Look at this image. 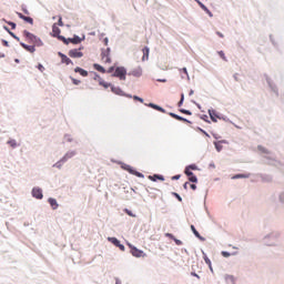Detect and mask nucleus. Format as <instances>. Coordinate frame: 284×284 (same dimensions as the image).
Segmentation results:
<instances>
[{"mask_svg":"<svg viewBox=\"0 0 284 284\" xmlns=\"http://www.w3.org/2000/svg\"><path fill=\"white\" fill-rule=\"evenodd\" d=\"M23 37L28 43H32L33 45H41V39L37 38V36L30 33L29 31H23Z\"/></svg>","mask_w":284,"mask_h":284,"instance_id":"nucleus-1","label":"nucleus"},{"mask_svg":"<svg viewBox=\"0 0 284 284\" xmlns=\"http://www.w3.org/2000/svg\"><path fill=\"white\" fill-rule=\"evenodd\" d=\"M52 34H53V37L59 39V41H63L65 43V45H68V39H65V37L61 36V29L59 28V26L57 23H54L52 26Z\"/></svg>","mask_w":284,"mask_h":284,"instance_id":"nucleus-2","label":"nucleus"},{"mask_svg":"<svg viewBox=\"0 0 284 284\" xmlns=\"http://www.w3.org/2000/svg\"><path fill=\"white\" fill-rule=\"evenodd\" d=\"M126 75H128V70H125L124 67L115 68V71L112 74V77H116V79H120V81H125Z\"/></svg>","mask_w":284,"mask_h":284,"instance_id":"nucleus-3","label":"nucleus"},{"mask_svg":"<svg viewBox=\"0 0 284 284\" xmlns=\"http://www.w3.org/2000/svg\"><path fill=\"white\" fill-rule=\"evenodd\" d=\"M129 247L131 250L132 256H135V258H145L146 254L142 250L136 248L132 244H129Z\"/></svg>","mask_w":284,"mask_h":284,"instance_id":"nucleus-4","label":"nucleus"},{"mask_svg":"<svg viewBox=\"0 0 284 284\" xmlns=\"http://www.w3.org/2000/svg\"><path fill=\"white\" fill-rule=\"evenodd\" d=\"M81 50H83V48L70 50L69 57L71 59H81L83 57V52H81Z\"/></svg>","mask_w":284,"mask_h":284,"instance_id":"nucleus-5","label":"nucleus"},{"mask_svg":"<svg viewBox=\"0 0 284 284\" xmlns=\"http://www.w3.org/2000/svg\"><path fill=\"white\" fill-rule=\"evenodd\" d=\"M101 59L103 63H112V59H110V48L102 50Z\"/></svg>","mask_w":284,"mask_h":284,"instance_id":"nucleus-6","label":"nucleus"},{"mask_svg":"<svg viewBox=\"0 0 284 284\" xmlns=\"http://www.w3.org/2000/svg\"><path fill=\"white\" fill-rule=\"evenodd\" d=\"M108 241L115 245V247H119L121 252H125V246L121 244V241H119L116 237H108Z\"/></svg>","mask_w":284,"mask_h":284,"instance_id":"nucleus-7","label":"nucleus"},{"mask_svg":"<svg viewBox=\"0 0 284 284\" xmlns=\"http://www.w3.org/2000/svg\"><path fill=\"white\" fill-rule=\"evenodd\" d=\"M94 80L99 82V85L108 90V88H112V84L105 82L104 80L101 79V75L95 74Z\"/></svg>","mask_w":284,"mask_h":284,"instance_id":"nucleus-8","label":"nucleus"},{"mask_svg":"<svg viewBox=\"0 0 284 284\" xmlns=\"http://www.w3.org/2000/svg\"><path fill=\"white\" fill-rule=\"evenodd\" d=\"M32 196H33V199H38V200L43 199V190H41L40 187H33Z\"/></svg>","mask_w":284,"mask_h":284,"instance_id":"nucleus-9","label":"nucleus"},{"mask_svg":"<svg viewBox=\"0 0 284 284\" xmlns=\"http://www.w3.org/2000/svg\"><path fill=\"white\" fill-rule=\"evenodd\" d=\"M17 14H18L19 19H22V21H26L27 23H30V26H34V19H32L28 16H24L21 12H18Z\"/></svg>","mask_w":284,"mask_h":284,"instance_id":"nucleus-10","label":"nucleus"},{"mask_svg":"<svg viewBox=\"0 0 284 284\" xmlns=\"http://www.w3.org/2000/svg\"><path fill=\"white\" fill-rule=\"evenodd\" d=\"M60 59H61V63H65V65H70V63H72V60L70 58H68V55L59 52L58 53Z\"/></svg>","mask_w":284,"mask_h":284,"instance_id":"nucleus-11","label":"nucleus"},{"mask_svg":"<svg viewBox=\"0 0 284 284\" xmlns=\"http://www.w3.org/2000/svg\"><path fill=\"white\" fill-rule=\"evenodd\" d=\"M20 45H21L24 50H27V52H31V54H33V52H37V49L34 48L36 44H33V45H28V44L21 42Z\"/></svg>","mask_w":284,"mask_h":284,"instance_id":"nucleus-12","label":"nucleus"},{"mask_svg":"<svg viewBox=\"0 0 284 284\" xmlns=\"http://www.w3.org/2000/svg\"><path fill=\"white\" fill-rule=\"evenodd\" d=\"M142 52H143L142 61H148L150 59V48L144 47L142 49Z\"/></svg>","mask_w":284,"mask_h":284,"instance_id":"nucleus-13","label":"nucleus"},{"mask_svg":"<svg viewBox=\"0 0 284 284\" xmlns=\"http://www.w3.org/2000/svg\"><path fill=\"white\" fill-rule=\"evenodd\" d=\"M170 116H172V119H175L176 121H182L183 123H190L187 119L180 116L176 113H170Z\"/></svg>","mask_w":284,"mask_h":284,"instance_id":"nucleus-14","label":"nucleus"},{"mask_svg":"<svg viewBox=\"0 0 284 284\" xmlns=\"http://www.w3.org/2000/svg\"><path fill=\"white\" fill-rule=\"evenodd\" d=\"M148 105V108H152L153 110H158V112H162L163 114H165V109L154 104V103H149V104H145Z\"/></svg>","mask_w":284,"mask_h":284,"instance_id":"nucleus-15","label":"nucleus"},{"mask_svg":"<svg viewBox=\"0 0 284 284\" xmlns=\"http://www.w3.org/2000/svg\"><path fill=\"white\" fill-rule=\"evenodd\" d=\"M191 170H196V164H191V165L186 166L184 174H186V176H192Z\"/></svg>","mask_w":284,"mask_h":284,"instance_id":"nucleus-16","label":"nucleus"},{"mask_svg":"<svg viewBox=\"0 0 284 284\" xmlns=\"http://www.w3.org/2000/svg\"><path fill=\"white\" fill-rule=\"evenodd\" d=\"M68 43H73V44H78V43H81V39L79 38V36H74L73 38H69L67 39Z\"/></svg>","mask_w":284,"mask_h":284,"instance_id":"nucleus-17","label":"nucleus"},{"mask_svg":"<svg viewBox=\"0 0 284 284\" xmlns=\"http://www.w3.org/2000/svg\"><path fill=\"white\" fill-rule=\"evenodd\" d=\"M111 91L113 92V94H118L119 97H123V90H121V88H119V87H112L111 85Z\"/></svg>","mask_w":284,"mask_h":284,"instance_id":"nucleus-18","label":"nucleus"},{"mask_svg":"<svg viewBox=\"0 0 284 284\" xmlns=\"http://www.w3.org/2000/svg\"><path fill=\"white\" fill-rule=\"evenodd\" d=\"M74 72H78V74H81V77H88V71L85 69H81L80 67H77Z\"/></svg>","mask_w":284,"mask_h":284,"instance_id":"nucleus-19","label":"nucleus"},{"mask_svg":"<svg viewBox=\"0 0 284 284\" xmlns=\"http://www.w3.org/2000/svg\"><path fill=\"white\" fill-rule=\"evenodd\" d=\"M124 170H126V172H130V174H135L136 176H143V174L139 172H134V170L130 165L124 166Z\"/></svg>","mask_w":284,"mask_h":284,"instance_id":"nucleus-20","label":"nucleus"},{"mask_svg":"<svg viewBox=\"0 0 284 284\" xmlns=\"http://www.w3.org/2000/svg\"><path fill=\"white\" fill-rule=\"evenodd\" d=\"M93 68H94V70H97L98 72H101L102 74H105V72H106L105 69L101 64L94 63Z\"/></svg>","mask_w":284,"mask_h":284,"instance_id":"nucleus-21","label":"nucleus"},{"mask_svg":"<svg viewBox=\"0 0 284 284\" xmlns=\"http://www.w3.org/2000/svg\"><path fill=\"white\" fill-rule=\"evenodd\" d=\"M48 201H49V204L51 205L52 210H57V207H59V203H57L55 199L50 197Z\"/></svg>","mask_w":284,"mask_h":284,"instance_id":"nucleus-22","label":"nucleus"},{"mask_svg":"<svg viewBox=\"0 0 284 284\" xmlns=\"http://www.w3.org/2000/svg\"><path fill=\"white\" fill-rule=\"evenodd\" d=\"M209 114L213 123H216V119H219V115H216V111H209Z\"/></svg>","mask_w":284,"mask_h":284,"instance_id":"nucleus-23","label":"nucleus"},{"mask_svg":"<svg viewBox=\"0 0 284 284\" xmlns=\"http://www.w3.org/2000/svg\"><path fill=\"white\" fill-rule=\"evenodd\" d=\"M232 179H250V174H235Z\"/></svg>","mask_w":284,"mask_h":284,"instance_id":"nucleus-24","label":"nucleus"},{"mask_svg":"<svg viewBox=\"0 0 284 284\" xmlns=\"http://www.w3.org/2000/svg\"><path fill=\"white\" fill-rule=\"evenodd\" d=\"M189 176V181L191 183H199V179L196 178V175H194V173H192V175H187Z\"/></svg>","mask_w":284,"mask_h":284,"instance_id":"nucleus-25","label":"nucleus"},{"mask_svg":"<svg viewBox=\"0 0 284 284\" xmlns=\"http://www.w3.org/2000/svg\"><path fill=\"white\" fill-rule=\"evenodd\" d=\"M72 156H74V153H67V154L62 158L61 162H62V163H65V161H68V159H72Z\"/></svg>","mask_w":284,"mask_h":284,"instance_id":"nucleus-26","label":"nucleus"},{"mask_svg":"<svg viewBox=\"0 0 284 284\" xmlns=\"http://www.w3.org/2000/svg\"><path fill=\"white\" fill-rule=\"evenodd\" d=\"M4 30H6L7 32H9V34H10L13 39H16V41H20L19 37H17L13 32H11V30L8 29V27H4Z\"/></svg>","mask_w":284,"mask_h":284,"instance_id":"nucleus-27","label":"nucleus"},{"mask_svg":"<svg viewBox=\"0 0 284 284\" xmlns=\"http://www.w3.org/2000/svg\"><path fill=\"white\" fill-rule=\"evenodd\" d=\"M8 145H10L11 148H17V140H9Z\"/></svg>","mask_w":284,"mask_h":284,"instance_id":"nucleus-28","label":"nucleus"},{"mask_svg":"<svg viewBox=\"0 0 284 284\" xmlns=\"http://www.w3.org/2000/svg\"><path fill=\"white\" fill-rule=\"evenodd\" d=\"M195 1H196V3H199L200 8H202V10H204V12H207V7H205V4H203L199 0H195Z\"/></svg>","mask_w":284,"mask_h":284,"instance_id":"nucleus-29","label":"nucleus"},{"mask_svg":"<svg viewBox=\"0 0 284 284\" xmlns=\"http://www.w3.org/2000/svg\"><path fill=\"white\" fill-rule=\"evenodd\" d=\"M183 101H185V95L182 93V94H181V100H180V102L178 103L179 108H181V105H183Z\"/></svg>","mask_w":284,"mask_h":284,"instance_id":"nucleus-30","label":"nucleus"},{"mask_svg":"<svg viewBox=\"0 0 284 284\" xmlns=\"http://www.w3.org/2000/svg\"><path fill=\"white\" fill-rule=\"evenodd\" d=\"M219 55L221 59H223V61H227V58H225V53L223 51H219Z\"/></svg>","mask_w":284,"mask_h":284,"instance_id":"nucleus-31","label":"nucleus"},{"mask_svg":"<svg viewBox=\"0 0 284 284\" xmlns=\"http://www.w3.org/2000/svg\"><path fill=\"white\" fill-rule=\"evenodd\" d=\"M71 81H72L73 85H79L81 83V80H77L74 78H71Z\"/></svg>","mask_w":284,"mask_h":284,"instance_id":"nucleus-32","label":"nucleus"},{"mask_svg":"<svg viewBox=\"0 0 284 284\" xmlns=\"http://www.w3.org/2000/svg\"><path fill=\"white\" fill-rule=\"evenodd\" d=\"M180 112H182V114H187L189 116L192 115V112L189 110L181 109Z\"/></svg>","mask_w":284,"mask_h":284,"instance_id":"nucleus-33","label":"nucleus"},{"mask_svg":"<svg viewBox=\"0 0 284 284\" xmlns=\"http://www.w3.org/2000/svg\"><path fill=\"white\" fill-rule=\"evenodd\" d=\"M124 212H125V214H128V216H132L133 219H134V216H136V215H134V214L132 213V211H130V210H128V209H125Z\"/></svg>","mask_w":284,"mask_h":284,"instance_id":"nucleus-34","label":"nucleus"},{"mask_svg":"<svg viewBox=\"0 0 284 284\" xmlns=\"http://www.w3.org/2000/svg\"><path fill=\"white\" fill-rule=\"evenodd\" d=\"M205 264L209 265L210 270H212V261H210L207 257L204 258Z\"/></svg>","mask_w":284,"mask_h":284,"instance_id":"nucleus-35","label":"nucleus"},{"mask_svg":"<svg viewBox=\"0 0 284 284\" xmlns=\"http://www.w3.org/2000/svg\"><path fill=\"white\" fill-rule=\"evenodd\" d=\"M8 23V26H11V29L12 30H17V23H14V22H7Z\"/></svg>","mask_w":284,"mask_h":284,"instance_id":"nucleus-36","label":"nucleus"},{"mask_svg":"<svg viewBox=\"0 0 284 284\" xmlns=\"http://www.w3.org/2000/svg\"><path fill=\"white\" fill-rule=\"evenodd\" d=\"M173 196H175V199H178V201H180V203L183 201V197H181V195H179V193H173Z\"/></svg>","mask_w":284,"mask_h":284,"instance_id":"nucleus-37","label":"nucleus"},{"mask_svg":"<svg viewBox=\"0 0 284 284\" xmlns=\"http://www.w3.org/2000/svg\"><path fill=\"white\" fill-rule=\"evenodd\" d=\"M133 99L134 101H139L140 103H143V99L138 95H134Z\"/></svg>","mask_w":284,"mask_h":284,"instance_id":"nucleus-38","label":"nucleus"},{"mask_svg":"<svg viewBox=\"0 0 284 284\" xmlns=\"http://www.w3.org/2000/svg\"><path fill=\"white\" fill-rule=\"evenodd\" d=\"M155 179H158V181H165V178H163V175H154Z\"/></svg>","mask_w":284,"mask_h":284,"instance_id":"nucleus-39","label":"nucleus"},{"mask_svg":"<svg viewBox=\"0 0 284 284\" xmlns=\"http://www.w3.org/2000/svg\"><path fill=\"white\" fill-rule=\"evenodd\" d=\"M38 70H40L41 72L45 71V67H43V64H38Z\"/></svg>","mask_w":284,"mask_h":284,"instance_id":"nucleus-40","label":"nucleus"},{"mask_svg":"<svg viewBox=\"0 0 284 284\" xmlns=\"http://www.w3.org/2000/svg\"><path fill=\"white\" fill-rule=\"evenodd\" d=\"M181 72H183L187 77V79H190V74H187V69L186 68L181 69Z\"/></svg>","mask_w":284,"mask_h":284,"instance_id":"nucleus-41","label":"nucleus"},{"mask_svg":"<svg viewBox=\"0 0 284 284\" xmlns=\"http://www.w3.org/2000/svg\"><path fill=\"white\" fill-rule=\"evenodd\" d=\"M173 241L178 245H183V242L181 240H176V237H174Z\"/></svg>","mask_w":284,"mask_h":284,"instance_id":"nucleus-42","label":"nucleus"},{"mask_svg":"<svg viewBox=\"0 0 284 284\" xmlns=\"http://www.w3.org/2000/svg\"><path fill=\"white\" fill-rule=\"evenodd\" d=\"M106 72L108 74H112L114 72V67H110Z\"/></svg>","mask_w":284,"mask_h":284,"instance_id":"nucleus-43","label":"nucleus"},{"mask_svg":"<svg viewBox=\"0 0 284 284\" xmlns=\"http://www.w3.org/2000/svg\"><path fill=\"white\" fill-rule=\"evenodd\" d=\"M133 75H134V77H141V70L133 71Z\"/></svg>","mask_w":284,"mask_h":284,"instance_id":"nucleus-44","label":"nucleus"},{"mask_svg":"<svg viewBox=\"0 0 284 284\" xmlns=\"http://www.w3.org/2000/svg\"><path fill=\"white\" fill-rule=\"evenodd\" d=\"M58 26L63 27V19L61 17L58 20Z\"/></svg>","mask_w":284,"mask_h":284,"instance_id":"nucleus-45","label":"nucleus"},{"mask_svg":"<svg viewBox=\"0 0 284 284\" xmlns=\"http://www.w3.org/2000/svg\"><path fill=\"white\" fill-rule=\"evenodd\" d=\"M166 239H172L174 241V236L171 233H165Z\"/></svg>","mask_w":284,"mask_h":284,"instance_id":"nucleus-46","label":"nucleus"},{"mask_svg":"<svg viewBox=\"0 0 284 284\" xmlns=\"http://www.w3.org/2000/svg\"><path fill=\"white\" fill-rule=\"evenodd\" d=\"M222 256H224L225 258H227V257H230V253L223 251V252H222Z\"/></svg>","mask_w":284,"mask_h":284,"instance_id":"nucleus-47","label":"nucleus"},{"mask_svg":"<svg viewBox=\"0 0 284 284\" xmlns=\"http://www.w3.org/2000/svg\"><path fill=\"white\" fill-rule=\"evenodd\" d=\"M158 82L159 83H168V80L166 79H158Z\"/></svg>","mask_w":284,"mask_h":284,"instance_id":"nucleus-48","label":"nucleus"},{"mask_svg":"<svg viewBox=\"0 0 284 284\" xmlns=\"http://www.w3.org/2000/svg\"><path fill=\"white\" fill-rule=\"evenodd\" d=\"M179 179H181V175H174V176L172 178L173 181H179Z\"/></svg>","mask_w":284,"mask_h":284,"instance_id":"nucleus-49","label":"nucleus"},{"mask_svg":"<svg viewBox=\"0 0 284 284\" xmlns=\"http://www.w3.org/2000/svg\"><path fill=\"white\" fill-rule=\"evenodd\" d=\"M194 236H196V239H201V234L199 233V231L194 233Z\"/></svg>","mask_w":284,"mask_h":284,"instance_id":"nucleus-50","label":"nucleus"},{"mask_svg":"<svg viewBox=\"0 0 284 284\" xmlns=\"http://www.w3.org/2000/svg\"><path fill=\"white\" fill-rule=\"evenodd\" d=\"M191 190H196V184H189Z\"/></svg>","mask_w":284,"mask_h":284,"instance_id":"nucleus-51","label":"nucleus"},{"mask_svg":"<svg viewBox=\"0 0 284 284\" xmlns=\"http://www.w3.org/2000/svg\"><path fill=\"white\" fill-rule=\"evenodd\" d=\"M2 43H3V45H4L6 48H8V45H10V44L8 43V41H6V40H3Z\"/></svg>","mask_w":284,"mask_h":284,"instance_id":"nucleus-52","label":"nucleus"},{"mask_svg":"<svg viewBox=\"0 0 284 284\" xmlns=\"http://www.w3.org/2000/svg\"><path fill=\"white\" fill-rule=\"evenodd\" d=\"M149 179H150V181H156V178L154 175L153 176L150 175Z\"/></svg>","mask_w":284,"mask_h":284,"instance_id":"nucleus-53","label":"nucleus"},{"mask_svg":"<svg viewBox=\"0 0 284 284\" xmlns=\"http://www.w3.org/2000/svg\"><path fill=\"white\" fill-rule=\"evenodd\" d=\"M187 185H190V182L184 183V185H183L184 190H187Z\"/></svg>","mask_w":284,"mask_h":284,"instance_id":"nucleus-54","label":"nucleus"},{"mask_svg":"<svg viewBox=\"0 0 284 284\" xmlns=\"http://www.w3.org/2000/svg\"><path fill=\"white\" fill-rule=\"evenodd\" d=\"M191 230H192L193 234L196 232V227H194V225H191Z\"/></svg>","mask_w":284,"mask_h":284,"instance_id":"nucleus-55","label":"nucleus"},{"mask_svg":"<svg viewBox=\"0 0 284 284\" xmlns=\"http://www.w3.org/2000/svg\"><path fill=\"white\" fill-rule=\"evenodd\" d=\"M192 274V276H195L196 278H201V276H199V274H196V273H191Z\"/></svg>","mask_w":284,"mask_h":284,"instance_id":"nucleus-56","label":"nucleus"},{"mask_svg":"<svg viewBox=\"0 0 284 284\" xmlns=\"http://www.w3.org/2000/svg\"><path fill=\"white\" fill-rule=\"evenodd\" d=\"M205 12L209 14V17H212V11H210V9H207Z\"/></svg>","mask_w":284,"mask_h":284,"instance_id":"nucleus-57","label":"nucleus"},{"mask_svg":"<svg viewBox=\"0 0 284 284\" xmlns=\"http://www.w3.org/2000/svg\"><path fill=\"white\" fill-rule=\"evenodd\" d=\"M24 14H30L27 9H23Z\"/></svg>","mask_w":284,"mask_h":284,"instance_id":"nucleus-58","label":"nucleus"},{"mask_svg":"<svg viewBox=\"0 0 284 284\" xmlns=\"http://www.w3.org/2000/svg\"><path fill=\"white\" fill-rule=\"evenodd\" d=\"M189 94L192 97L194 94V90H191Z\"/></svg>","mask_w":284,"mask_h":284,"instance_id":"nucleus-59","label":"nucleus"},{"mask_svg":"<svg viewBox=\"0 0 284 284\" xmlns=\"http://www.w3.org/2000/svg\"><path fill=\"white\" fill-rule=\"evenodd\" d=\"M219 37H221V39H223V33L217 32Z\"/></svg>","mask_w":284,"mask_h":284,"instance_id":"nucleus-60","label":"nucleus"},{"mask_svg":"<svg viewBox=\"0 0 284 284\" xmlns=\"http://www.w3.org/2000/svg\"><path fill=\"white\" fill-rule=\"evenodd\" d=\"M104 45H108V38L104 39Z\"/></svg>","mask_w":284,"mask_h":284,"instance_id":"nucleus-61","label":"nucleus"}]
</instances>
